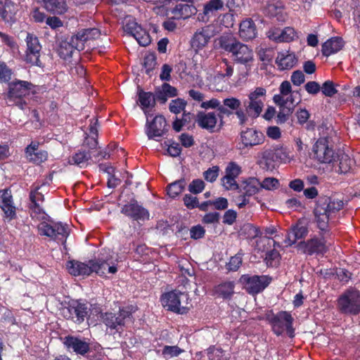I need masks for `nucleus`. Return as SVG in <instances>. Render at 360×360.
I'll list each match as a JSON object with an SVG mask.
<instances>
[{
	"label": "nucleus",
	"mask_w": 360,
	"mask_h": 360,
	"mask_svg": "<svg viewBox=\"0 0 360 360\" xmlns=\"http://www.w3.org/2000/svg\"><path fill=\"white\" fill-rule=\"evenodd\" d=\"M28 207L32 214H34V217L44 221L37 226L40 236L49 237L51 240L63 245L66 243L70 235V229L68 224L62 222H54L46 213L41 204H30Z\"/></svg>",
	"instance_id": "obj_1"
},
{
	"label": "nucleus",
	"mask_w": 360,
	"mask_h": 360,
	"mask_svg": "<svg viewBox=\"0 0 360 360\" xmlns=\"http://www.w3.org/2000/svg\"><path fill=\"white\" fill-rule=\"evenodd\" d=\"M342 200L333 199L330 197L323 195L319 198L314 210L315 221L319 233L330 235L329 229V219L333 214L336 213L343 208Z\"/></svg>",
	"instance_id": "obj_2"
},
{
	"label": "nucleus",
	"mask_w": 360,
	"mask_h": 360,
	"mask_svg": "<svg viewBox=\"0 0 360 360\" xmlns=\"http://www.w3.org/2000/svg\"><path fill=\"white\" fill-rule=\"evenodd\" d=\"M138 310L134 304H128L119 307L117 312H101V321L110 331L120 332L123 330L128 321H133V314Z\"/></svg>",
	"instance_id": "obj_3"
},
{
	"label": "nucleus",
	"mask_w": 360,
	"mask_h": 360,
	"mask_svg": "<svg viewBox=\"0 0 360 360\" xmlns=\"http://www.w3.org/2000/svg\"><path fill=\"white\" fill-rule=\"evenodd\" d=\"M219 44L223 50L231 53L237 63L247 66L254 60L252 49L234 37H223L219 40Z\"/></svg>",
	"instance_id": "obj_4"
},
{
	"label": "nucleus",
	"mask_w": 360,
	"mask_h": 360,
	"mask_svg": "<svg viewBox=\"0 0 360 360\" xmlns=\"http://www.w3.org/2000/svg\"><path fill=\"white\" fill-rule=\"evenodd\" d=\"M107 262L108 259H103L100 257L89 259L87 262L72 259L67 262L66 268L68 273L74 276L87 277L94 272L103 276L105 274Z\"/></svg>",
	"instance_id": "obj_5"
},
{
	"label": "nucleus",
	"mask_w": 360,
	"mask_h": 360,
	"mask_svg": "<svg viewBox=\"0 0 360 360\" xmlns=\"http://www.w3.org/2000/svg\"><path fill=\"white\" fill-rule=\"evenodd\" d=\"M265 319L276 336L282 335L285 330L289 338L295 337L294 319L289 311H280L277 314H274L273 310H269L265 314Z\"/></svg>",
	"instance_id": "obj_6"
},
{
	"label": "nucleus",
	"mask_w": 360,
	"mask_h": 360,
	"mask_svg": "<svg viewBox=\"0 0 360 360\" xmlns=\"http://www.w3.org/2000/svg\"><path fill=\"white\" fill-rule=\"evenodd\" d=\"M60 312L66 320L80 325L90 316L91 308L84 300H71L61 309Z\"/></svg>",
	"instance_id": "obj_7"
},
{
	"label": "nucleus",
	"mask_w": 360,
	"mask_h": 360,
	"mask_svg": "<svg viewBox=\"0 0 360 360\" xmlns=\"http://www.w3.org/2000/svg\"><path fill=\"white\" fill-rule=\"evenodd\" d=\"M337 309L342 314L356 316L360 314V292L354 288L344 291L337 300Z\"/></svg>",
	"instance_id": "obj_8"
},
{
	"label": "nucleus",
	"mask_w": 360,
	"mask_h": 360,
	"mask_svg": "<svg viewBox=\"0 0 360 360\" xmlns=\"http://www.w3.org/2000/svg\"><path fill=\"white\" fill-rule=\"evenodd\" d=\"M241 101L235 97H229L223 100V103L219 108V112L217 113L219 121V130L224 124V119L236 115L239 120V124L243 125L245 124L248 118L244 110L240 108Z\"/></svg>",
	"instance_id": "obj_9"
},
{
	"label": "nucleus",
	"mask_w": 360,
	"mask_h": 360,
	"mask_svg": "<svg viewBox=\"0 0 360 360\" xmlns=\"http://www.w3.org/2000/svg\"><path fill=\"white\" fill-rule=\"evenodd\" d=\"M328 234L319 233V236L314 235L311 238L301 241L297 244V248L308 255H323L329 250L327 238Z\"/></svg>",
	"instance_id": "obj_10"
},
{
	"label": "nucleus",
	"mask_w": 360,
	"mask_h": 360,
	"mask_svg": "<svg viewBox=\"0 0 360 360\" xmlns=\"http://www.w3.org/2000/svg\"><path fill=\"white\" fill-rule=\"evenodd\" d=\"M240 281L249 295H255L269 286L272 281V278L269 275L244 274L240 278Z\"/></svg>",
	"instance_id": "obj_11"
},
{
	"label": "nucleus",
	"mask_w": 360,
	"mask_h": 360,
	"mask_svg": "<svg viewBox=\"0 0 360 360\" xmlns=\"http://www.w3.org/2000/svg\"><path fill=\"white\" fill-rule=\"evenodd\" d=\"M183 297L188 300V293L186 292H180L176 290H172L162 294L161 296L162 304L168 311L178 314H186L188 312L189 307L181 305V300Z\"/></svg>",
	"instance_id": "obj_12"
},
{
	"label": "nucleus",
	"mask_w": 360,
	"mask_h": 360,
	"mask_svg": "<svg viewBox=\"0 0 360 360\" xmlns=\"http://www.w3.org/2000/svg\"><path fill=\"white\" fill-rule=\"evenodd\" d=\"M8 86L7 98L10 101L18 99L17 105L22 110L24 105H26V102L22 101V98L30 94L32 84L27 81L15 79L8 82Z\"/></svg>",
	"instance_id": "obj_13"
},
{
	"label": "nucleus",
	"mask_w": 360,
	"mask_h": 360,
	"mask_svg": "<svg viewBox=\"0 0 360 360\" xmlns=\"http://www.w3.org/2000/svg\"><path fill=\"white\" fill-rule=\"evenodd\" d=\"M120 212L129 219L138 222L148 220L150 218L148 210L134 198L122 205Z\"/></svg>",
	"instance_id": "obj_14"
},
{
	"label": "nucleus",
	"mask_w": 360,
	"mask_h": 360,
	"mask_svg": "<svg viewBox=\"0 0 360 360\" xmlns=\"http://www.w3.org/2000/svg\"><path fill=\"white\" fill-rule=\"evenodd\" d=\"M315 158L322 163H331L336 159L333 149L328 146L327 138L319 139L313 146Z\"/></svg>",
	"instance_id": "obj_15"
},
{
	"label": "nucleus",
	"mask_w": 360,
	"mask_h": 360,
	"mask_svg": "<svg viewBox=\"0 0 360 360\" xmlns=\"http://www.w3.org/2000/svg\"><path fill=\"white\" fill-rule=\"evenodd\" d=\"M240 138L241 143L238 148L241 150L261 145L265 140L264 134L254 128H247L242 131Z\"/></svg>",
	"instance_id": "obj_16"
},
{
	"label": "nucleus",
	"mask_w": 360,
	"mask_h": 360,
	"mask_svg": "<svg viewBox=\"0 0 360 360\" xmlns=\"http://www.w3.org/2000/svg\"><path fill=\"white\" fill-rule=\"evenodd\" d=\"M146 127V133L149 139L162 137L168 131L166 119L162 115H156L151 121L147 119Z\"/></svg>",
	"instance_id": "obj_17"
},
{
	"label": "nucleus",
	"mask_w": 360,
	"mask_h": 360,
	"mask_svg": "<svg viewBox=\"0 0 360 360\" xmlns=\"http://www.w3.org/2000/svg\"><path fill=\"white\" fill-rule=\"evenodd\" d=\"M215 26L212 24L206 25L198 29L191 39V46L197 50L204 48L210 41V39L216 35Z\"/></svg>",
	"instance_id": "obj_18"
},
{
	"label": "nucleus",
	"mask_w": 360,
	"mask_h": 360,
	"mask_svg": "<svg viewBox=\"0 0 360 360\" xmlns=\"http://www.w3.org/2000/svg\"><path fill=\"white\" fill-rule=\"evenodd\" d=\"M224 11V2L222 0H210L203 6V11L199 13L197 19L199 22L207 23L212 18L219 16V12Z\"/></svg>",
	"instance_id": "obj_19"
},
{
	"label": "nucleus",
	"mask_w": 360,
	"mask_h": 360,
	"mask_svg": "<svg viewBox=\"0 0 360 360\" xmlns=\"http://www.w3.org/2000/svg\"><path fill=\"white\" fill-rule=\"evenodd\" d=\"M124 31L132 36L140 46H146L150 43V37L135 20H129L124 26Z\"/></svg>",
	"instance_id": "obj_20"
},
{
	"label": "nucleus",
	"mask_w": 360,
	"mask_h": 360,
	"mask_svg": "<svg viewBox=\"0 0 360 360\" xmlns=\"http://www.w3.org/2000/svg\"><path fill=\"white\" fill-rule=\"evenodd\" d=\"M39 143L32 141L25 148V155L27 160L36 165H40L48 160V152L45 150H39Z\"/></svg>",
	"instance_id": "obj_21"
},
{
	"label": "nucleus",
	"mask_w": 360,
	"mask_h": 360,
	"mask_svg": "<svg viewBox=\"0 0 360 360\" xmlns=\"http://www.w3.org/2000/svg\"><path fill=\"white\" fill-rule=\"evenodd\" d=\"M241 172V167L236 162H230L225 169L226 174L221 179L223 186L227 190L238 189L239 186L236 179Z\"/></svg>",
	"instance_id": "obj_22"
},
{
	"label": "nucleus",
	"mask_w": 360,
	"mask_h": 360,
	"mask_svg": "<svg viewBox=\"0 0 360 360\" xmlns=\"http://www.w3.org/2000/svg\"><path fill=\"white\" fill-rule=\"evenodd\" d=\"M56 53L63 60L72 58L76 50L73 44L70 41L69 36H63L58 33L56 34Z\"/></svg>",
	"instance_id": "obj_23"
},
{
	"label": "nucleus",
	"mask_w": 360,
	"mask_h": 360,
	"mask_svg": "<svg viewBox=\"0 0 360 360\" xmlns=\"http://www.w3.org/2000/svg\"><path fill=\"white\" fill-rule=\"evenodd\" d=\"M63 344L68 351L84 356L90 350L89 343L77 336L68 335L64 338Z\"/></svg>",
	"instance_id": "obj_24"
},
{
	"label": "nucleus",
	"mask_w": 360,
	"mask_h": 360,
	"mask_svg": "<svg viewBox=\"0 0 360 360\" xmlns=\"http://www.w3.org/2000/svg\"><path fill=\"white\" fill-rule=\"evenodd\" d=\"M18 6L11 0H0V18L9 25L17 21Z\"/></svg>",
	"instance_id": "obj_25"
},
{
	"label": "nucleus",
	"mask_w": 360,
	"mask_h": 360,
	"mask_svg": "<svg viewBox=\"0 0 360 360\" xmlns=\"http://www.w3.org/2000/svg\"><path fill=\"white\" fill-rule=\"evenodd\" d=\"M262 158L266 161V164L281 162H285L288 159V154L286 148L276 145L265 149L262 153Z\"/></svg>",
	"instance_id": "obj_26"
},
{
	"label": "nucleus",
	"mask_w": 360,
	"mask_h": 360,
	"mask_svg": "<svg viewBox=\"0 0 360 360\" xmlns=\"http://www.w3.org/2000/svg\"><path fill=\"white\" fill-rule=\"evenodd\" d=\"M217 115L214 112H199L197 114L196 122L198 125L207 130L210 133L214 132L217 124Z\"/></svg>",
	"instance_id": "obj_27"
},
{
	"label": "nucleus",
	"mask_w": 360,
	"mask_h": 360,
	"mask_svg": "<svg viewBox=\"0 0 360 360\" xmlns=\"http://www.w3.org/2000/svg\"><path fill=\"white\" fill-rule=\"evenodd\" d=\"M173 18L176 20L187 19L197 12L196 8L187 3L177 2L174 7L170 9Z\"/></svg>",
	"instance_id": "obj_28"
},
{
	"label": "nucleus",
	"mask_w": 360,
	"mask_h": 360,
	"mask_svg": "<svg viewBox=\"0 0 360 360\" xmlns=\"http://www.w3.org/2000/svg\"><path fill=\"white\" fill-rule=\"evenodd\" d=\"M344 46L345 41L342 37H331L322 44L321 53L324 56L328 57L342 50Z\"/></svg>",
	"instance_id": "obj_29"
},
{
	"label": "nucleus",
	"mask_w": 360,
	"mask_h": 360,
	"mask_svg": "<svg viewBox=\"0 0 360 360\" xmlns=\"http://www.w3.org/2000/svg\"><path fill=\"white\" fill-rule=\"evenodd\" d=\"M297 63V58L295 54L289 51L279 52L276 59V63L280 70H290Z\"/></svg>",
	"instance_id": "obj_30"
},
{
	"label": "nucleus",
	"mask_w": 360,
	"mask_h": 360,
	"mask_svg": "<svg viewBox=\"0 0 360 360\" xmlns=\"http://www.w3.org/2000/svg\"><path fill=\"white\" fill-rule=\"evenodd\" d=\"M239 36L245 41L252 40L256 37V25L251 18H247L240 23Z\"/></svg>",
	"instance_id": "obj_31"
},
{
	"label": "nucleus",
	"mask_w": 360,
	"mask_h": 360,
	"mask_svg": "<svg viewBox=\"0 0 360 360\" xmlns=\"http://www.w3.org/2000/svg\"><path fill=\"white\" fill-rule=\"evenodd\" d=\"M236 283L234 281H226L220 283L214 288V294L223 300H231L235 293Z\"/></svg>",
	"instance_id": "obj_32"
},
{
	"label": "nucleus",
	"mask_w": 360,
	"mask_h": 360,
	"mask_svg": "<svg viewBox=\"0 0 360 360\" xmlns=\"http://www.w3.org/2000/svg\"><path fill=\"white\" fill-rule=\"evenodd\" d=\"M308 228L305 226L297 224L288 232L285 243L288 245H292L299 239L303 238L308 234Z\"/></svg>",
	"instance_id": "obj_33"
},
{
	"label": "nucleus",
	"mask_w": 360,
	"mask_h": 360,
	"mask_svg": "<svg viewBox=\"0 0 360 360\" xmlns=\"http://www.w3.org/2000/svg\"><path fill=\"white\" fill-rule=\"evenodd\" d=\"M261 190V184L258 179L255 177H249L241 183V189L243 193L248 197L252 196Z\"/></svg>",
	"instance_id": "obj_34"
},
{
	"label": "nucleus",
	"mask_w": 360,
	"mask_h": 360,
	"mask_svg": "<svg viewBox=\"0 0 360 360\" xmlns=\"http://www.w3.org/2000/svg\"><path fill=\"white\" fill-rule=\"evenodd\" d=\"M269 37L276 42H290L297 37V33L294 28L286 27L278 32H274Z\"/></svg>",
	"instance_id": "obj_35"
},
{
	"label": "nucleus",
	"mask_w": 360,
	"mask_h": 360,
	"mask_svg": "<svg viewBox=\"0 0 360 360\" xmlns=\"http://www.w3.org/2000/svg\"><path fill=\"white\" fill-rule=\"evenodd\" d=\"M92 155L90 150L85 149L79 150L72 155L70 162L81 168H84L89 165V161L91 159Z\"/></svg>",
	"instance_id": "obj_36"
},
{
	"label": "nucleus",
	"mask_w": 360,
	"mask_h": 360,
	"mask_svg": "<svg viewBox=\"0 0 360 360\" xmlns=\"http://www.w3.org/2000/svg\"><path fill=\"white\" fill-rule=\"evenodd\" d=\"M46 9L53 13L61 15L68 10L65 0H43Z\"/></svg>",
	"instance_id": "obj_37"
},
{
	"label": "nucleus",
	"mask_w": 360,
	"mask_h": 360,
	"mask_svg": "<svg viewBox=\"0 0 360 360\" xmlns=\"http://www.w3.org/2000/svg\"><path fill=\"white\" fill-rule=\"evenodd\" d=\"M284 9V5L282 1L278 0H271L266 3L264 7V13L270 18L276 17L281 15Z\"/></svg>",
	"instance_id": "obj_38"
},
{
	"label": "nucleus",
	"mask_w": 360,
	"mask_h": 360,
	"mask_svg": "<svg viewBox=\"0 0 360 360\" xmlns=\"http://www.w3.org/2000/svg\"><path fill=\"white\" fill-rule=\"evenodd\" d=\"M139 103L143 110L149 108H154L155 105V98L154 94L150 91H144L140 89L138 93Z\"/></svg>",
	"instance_id": "obj_39"
},
{
	"label": "nucleus",
	"mask_w": 360,
	"mask_h": 360,
	"mask_svg": "<svg viewBox=\"0 0 360 360\" xmlns=\"http://www.w3.org/2000/svg\"><path fill=\"white\" fill-rule=\"evenodd\" d=\"M186 185V181L184 178L176 180L167 186V195L172 198H175L179 195L184 190Z\"/></svg>",
	"instance_id": "obj_40"
},
{
	"label": "nucleus",
	"mask_w": 360,
	"mask_h": 360,
	"mask_svg": "<svg viewBox=\"0 0 360 360\" xmlns=\"http://www.w3.org/2000/svg\"><path fill=\"white\" fill-rule=\"evenodd\" d=\"M335 156L339 161V168L337 170V172L340 174L348 173L352 169L353 160L347 154L342 152L337 154L335 153Z\"/></svg>",
	"instance_id": "obj_41"
},
{
	"label": "nucleus",
	"mask_w": 360,
	"mask_h": 360,
	"mask_svg": "<svg viewBox=\"0 0 360 360\" xmlns=\"http://www.w3.org/2000/svg\"><path fill=\"white\" fill-rule=\"evenodd\" d=\"M41 51L26 49L24 60L26 63L32 66H37L41 68L44 66L43 63L40 60Z\"/></svg>",
	"instance_id": "obj_42"
},
{
	"label": "nucleus",
	"mask_w": 360,
	"mask_h": 360,
	"mask_svg": "<svg viewBox=\"0 0 360 360\" xmlns=\"http://www.w3.org/2000/svg\"><path fill=\"white\" fill-rule=\"evenodd\" d=\"M240 235L247 239L252 240L257 237H261L262 232L258 227L251 224H245L240 229Z\"/></svg>",
	"instance_id": "obj_43"
},
{
	"label": "nucleus",
	"mask_w": 360,
	"mask_h": 360,
	"mask_svg": "<svg viewBox=\"0 0 360 360\" xmlns=\"http://www.w3.org/2000/svg\"><path fill=\"white\" fill-rule=\"evenodd\" d=\"M79 30L81 33L79 36L82 37L85 44L88 41L95 40L101 36L100 30L96 27L82 28Z\"/></svg>",
	"instance_id": "obj_44"
},
{
	"label": "nucleus",
	"mask_w": 360,
	"mask_h": 360,
	"mask_svg": "<svg viewBox=\"0 0 360 360\" xmlns=\"http://www.w3.org/2000/svg\"><path fill=\"white\" fill-rule=\"evenodd\" d=\"M0 207L4 212L5 221L10 222L17 218L16 207L14 205L13 201L11 203L1 205Z\"/></svg>",
	"instance_id": "obj_45"
},
{
	"label": "nucleus",
	"mask_w": 360,
	"mask_h": 360,
	"mask_svg": "<svg viewBox=\"0 0 360 360\" xmlns=\"http://www.w3.org/2000/svg\"><path fill=\"white\" fill-rule=\"evenodd\" d=\"M157 64L156 56L153 53H150L145 56L143 58V66L146 69V73L148 76H151L153 71Z\"/></svg>",
	"instance_id": "obj_46"
},
{
	"label": "nucleus",
	"mask_w": 360,
	"mask_h": 360,
	"mask_svg": "<svg viewBox=\"0 0 360 360\" xmlns=\"http://www.w3.org/2000/svg\"><path fill=\"white\" fill-rule=\"evenodd\" d=\"M264 103L262 101L250 100L247 110L250 116L257 117L260 115Z\"/></svg>",
	"instance_id": "obj_47"
},
{
	"label": "nucleus",
	"mask_w": 360,
	"mask_h": 360,
	"mask_svg": "<svg viewBox=\"0 0 360 360\" xmlns=\"http://www.w3.org/2000/svg\"><path fill=\"white\" fill-rule=\"evenodd\" d=\"M274 51L270 48H260L257 51L259 60L264 65H269L273 60Z\"/></svg>",
	"instance_id": "obj_48"
},
{
	"label": "nucleus",
	"mask_w": 360,
	"mask_h": 360,
	"mask_svg": "<svg viewBox=\"0 0 360 360\" xmlns=\"http://www.w3.org/2000/svg\"><path fill=\"white\" fill-rule=\"evenodd\" d=\"M12 75L13 70L4 62H0V83L8 82Z\"/></svg>",
	"instance_id": "obj_49"
},
{
	"label": "nucleus",
	"mask_w": 360,
	"mask_h": 360,
	"mask_svg": "<svg viewBox=\"0 0 360 360\" xmlns=\"http://www.w3.org/2000/svg\"><path fill=\"white\" fill-rule=\"evenodd\" d=\"M41 186H36L34 188H32L30 194H29V199L30 200V204H41L42 205L44 202V195L39 191Z\"/></svg>",
	"instance_id": "obj_50"
},
{
	"label": "nucleus",
	"mask_w": 360,
	"mask_h": 360,
	"mask_svg": "<svg viewBox=\"0 0 360 360\" xmlns=\"http://www.w3.org/2000/svg\"><path fill=\"white\" fill-rule=\"evenodd\" d=\"M322 94L327 97H333L338 93L335 84L331 80L325 81L321 87Z\"/></svg>",
	"instance_id": "obj_51"
},
{
	"label": "nucleus",
	"mask_w": 360,
	"mask_h": 360,
	"mask_svg": "<svg viewBox=\"0 0 360 360\" xmlns=\"http://www.w3.org/2000/svg\"><path fill=\"white\" fill-rule=\"evenodd\" d=\"M242 254L238 253L230 258L229 262L226 265V269L229 271H236L242 264Z\"/></svg>",
	"instance_id": "obj_52"
},
{
	"label": "nucleus",
	"mask_w": 360,
	"mask_h": 360,
	"mask_svg": "<svg viewBox=\"0 0 360 360\" xmlns=\"http://www.w3.org/2000/svg\"><path fill=\"white\" fill-rule=\"evenodd\" d=\"M81 34L79 30H77L75 33H73L70 37V41L73 44L75 49L77 51H81L85 49V43L82 38L80 37Z\"/></svg>",
	"instance_id": "obj_53"
},
{
	"label": "nucleus",
	"mask_w": 360,
	"mask_h": 360,
	"mask_svg": "<svg viewBox=\"0 0 360 360\" xmlns=\"http://www.w3.org/2000/svg\"><path fill=\"white\" fill-rule=\"evenodd\" d=\"M205 186V182L200 179H193L188 185V190L193 194L201 193Z\"/></svg>",
	"instance_id": "obj_54"
},
{
	"label": "nucleus",
	"mask_w": 360,
	"mask_h": 360,
	"mask_svg": "<svg viewBox=\"0 0 360 360\" xmlns=\"http://www.w3.org/2000/svg\"><path fill=\"white\" fill-rule=\"evenodd\" d=\"M25 41L27 49L41 51V45L39 43V40L33 34L27 33Z\"/></svg>",
	"instance_id": "obj_55"
},
{
	"label": "nucleus",
	"mask_w": 360,
	"mask_h": 360,
	"mask_svg": "<svg viewBox=\"0 0 360 360\" xmlns=\"http://www.w3.org/2000/svg\"><path fill=\"white\" fill-rule=\"evenodd\" d=\"M186 105V103L184 100L178 98L172 101L169 104V109L171 112L179 114L184 110Z\"/></svg>",
	"instance_id": "obj_56"
},
{
	"label": "nucleus",
	"mask_w": 360,
	"mask_h": 360,
	"mask_svg": "<svg viewBox=\"0 0 360 360\" xmlns=\"http://www.w3.org/2000/svg\"><path fill=\"white\" fill-rule=\"evenodd\" d=\"M293 112V107L284 106L280 108V110L277 115V123H284L288 120L289 115Z\"/></svg>",
	"instance_id": "obj_57"
},
{
	"label": "nucleus",
	"mask_w": 360,
	"mask_h": 360,
	"mask_svg": "<svg viewBox=\"0 0 360 360\" xmlns=\"http://www.w3.org/2000/svg\"><path fill=\"white\" fill-rule=\"evenodd\" d=\"M224 66L221 68L224 69V72H219L217 74V77L219 79H224L225 77H231L233 74V66L229 62L226 58L222 60Z\"/></svg>",
	"instance_id": "obj_58"
},
{
	"label": "nucleus",
	"mask_w": 360,
	"mask_h": 360,
	"mask_svg": "<svg viewBox=\"0 0 360 360\" xmlns=\"http://www.w3.org/2000/svg\"><path fill=\"white\" fill-rule=\"evenodd\" d=\"M226 13L224 14H220L218 16V20L219 23L224 26L225 27H232L234 22V15L233 13Z\"/></svg>",
	"instance_id": "obj_59"
},
{
	"label": "nucleus",
	"mask_w": 360,
	"mask_h": 360,
	"mask_svg": "<svg viewBox=\"0 0 360 360\" xmlns=\"http://www.w3.org/2000/svg\"><path fill=\"white\" fill-rule=\"evenodd\" d=\"M219 172V167L218 166H213L203 172V177L207 181L212 183L217 180Z\"/></svg>",
	"instance_id": "obj_60"
},
{
	"label": "nucleus",
	"mask_w": 360,
	"mask_h": 360,
	"mask_svg": "<svg viewBox=\"0 0 360 360\" xmlns=\"http://www.w3.org/2000/svg\"><path fill=\"white\" fill-rule=\"evenodd\" d=\"M183 352L184 349H181L178 346L166 345L162 349V355L169 357L178 356Z\"/></svg>",
	"instance_id": "obj_61"
},
{
	"label": "nucleus",
	"mask_w": 360,
	"mask_h": 360,
	"mask_svg": "<svg viewBox=\"0 0 360 360\" xmlns=\"http://www.w3.org/2000/svg\"><path fill=\"white\" fill-rule=\"evenodd\" d=\"M261 184V189L264 188L268 191L276 189L279 186L278 180L274 177L265 178Z\"/></svg>",
	"instance_id": "obj_62"
},
{
	"label": "nucleus",
	"mask_w": 360,
	"mask_h": 360,
	"mask_svg": "<svg viewBox=\"0 0 360 360\" xmlns=\"http://www.w3.org/2000/svg\"><path fill=\"white\" fill-rule=\"evenodd\" d=\"M205 234V229L200 224L193 226L190 229V236L192 239L198 240L202 238Z\"/></svg>",
	"instance_id": "obj_63"
},
{
	"label": "nucleus",
	"mask_w": 360,
	"mask_h": 360,
	"mask_svg": "<svg viewBox=\"0 0 360 360\" xmlns=\"http://www.w3.org/2000/svg\"><path fill=\"white\" fill-rule=\"evenodd\" d=\"M224 350L221 348L210 347L207 349L209 360H221L223 357Z\"/></svg>",
	"instance_id": "obj_64"
}]
</instances>
